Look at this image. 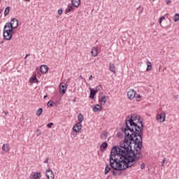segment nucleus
Listing matches in <instances>:
<instances>
[{
  "label": "nucleus",
  "instance_id": "b1692460",
  "mask_svg": "<svg viewBox=\"0 0 179 179\" xmlns=\"http://www.w3.org/2000/svg\"><path fill=\"white\" fill-rule=\"evenodd\" d=\"M41 114H43V108H40L36 110V115H38V117H40Z\"/></svg>",
  "mask_w": 179,
  "mask_h": 179
},
{
  "label": "nucleus",
  "instance_id": "393cba45",
  "mask_svg": "<svg viewBox=\"0 0 179 179\" xmlns=\"http://www.w3.org/2000/svg\"><path fill=\"white\" fill-rule=\"evenodd\" d=\"M10 11V8H9V7L6 8V9L4 10V15L7 16V15H9Z\"/></svg>",
  "mask_w": 179,
  "mask_h": 179
},
{
  "label": "nucleus",
  "instance_id": "5701e85b",
  "mask_svg": "<svg viewBox=\"0 0 179 179\" xmlns=\"http://www.w3.org/2000/svg\"><path fill=\"white\" fill-rule=\"evenodd\" d=\"M78 120L80 122V124H81V122H83V120H85L83 115H82V113H80L78 116Z\"/></svg>",
  "mask_w": 179,
  "mask_h": 179
},
{
  "label": "nucleus",
  "instance_id": "dca6fc26",
  "mask_svg": "<svg viewBox=\"0 0 179 179\" xmlns=\"http://www.w3.org/2000/svg\"><path fill=\"white\" fill-rule=\"evenodd\" d=\"M109 71H110V72H113V73H115V72H117V70L115 69V64H112V63L109 64Z\"/></svg>",
  "mask_w": 179,
  "mask_h": 179
},
{
  "label": "nucleus",
  "instance_id": "f03ea898",
  "mask_svg": "<svg viewBox=\"0 0 179 179\" xmlns=\"http://www.w3.org/2000/svg\"><path fill=\"white\" fill-rule=\"evenodd\" d=\"M12 33H13V29H11L8 25H5L3 32L5 40H12Z\"/></svg>",
  "mask_w": 179,
  "mask_h": 179
},
{
  "label": "nucleus",
  "instance_id": "f3484780",
  "mask_svg": "<svg viewBox=\"0 0 179 179\" xmlns=\"http://www.w3.org/2000/svg\"><path fill=\"white\" fill-rule=\"evenodd\" d=\"M90 99H94V96H96V93H97V91L94 90V89L90 88Z\"/></svg>",
  "mask_w": 179,
  "mask_h": 179
},
{
  "label": "nucleus",
  "instance_id": "9b49d317",
  "mask_svg": "<svg viewBox=\"0 0 179 179\" xmlns=\"http://www.w3.org/2000/svg\"><path fill=\"white\" fill-rule=\"evenodd\" d=\"M91 55L92 57H97V55H99V48L97 47L92 48L91 51Z\"/></svg>",
  "mask_w": 179,
  "mask_h": 179
},
{
  "label": "nucleus",
  "instance_id": "f257e3e1",
  "mask_svg": "<svg viewBox=\"0 0 179 179\" xmlns=\"http://www.w3.org/2000/svg\"><path fill=\"white\" fill-rule=\"evenodd\" d=\"M125 137L120 146H114L110 152V164L113 176L115 171H122L135 164L141 159L139 152L142 149V121L141 116L132 115L126 119Z\"/></svg>",
  "mask_w": 179,
  "mask_h": 179
},
{
  "label": "nucleus",
  "instance_id": "72a5a7b5",
  "mask_svg": "<svg viewBox=\"0 0 179 179\" xmlns=\"http://www.w3.org/2000/svg\"><path fill=\"white\" fill-rule=\"evenodd\" d=\"M145 164L143 163V164H141V169L142 170H143V169H145Z\"/></svg>",
  "mask_w": 179,
  "mask_h": 179
},
{
  "label": "nucleus",
  "instance_id": "4be33fe9",
  "mask_svg": "<svg viewBox=\"0 0 179 179\" xmlns=\"http://www.w3.org/2000/svg\"><path fill=\"white\" fill-rule=\"evenodd\" d=\"M109 171H111V167H110V165L107 164L104 171L105 176H106V174H108Z\"/></svg>",
  "mask_w": 179,
  "mask_h": 179
},
{
  "label": "nucleus",
  "instance_id": "0eeeda50",
  "mask_svg": "<svg viewBox=\"0 0 179 179\" xmlns=\"http://www.w3.org/2000/svg\"><path fill=\"white\" fill-rule=\"evenodd\" d=\"M82 128H83L82 123L78 122L73 125V132H80V131H82Z\"/></svg>",
  "mask_w": 179,
  "mask_h": 179
},
{
  "label": "nucleus",
  "instance_id": "1a4fd4ad",
  "mask_svg": "<svg viewBox=\"0 0 179 179\" xmlns=\"http://www.w3.org/2000/svg\"><path fill=\"white\" fill-rule=\"evenodd\" d=\"M46 177L48 179H54V172L51 169L46 171Z\"/></svg>",
  "mask_w": 179,
  "mask_h": 179
},
{
  "label": "nucleus",
  "instance_id": "a878e982",
  "mask_svg": "<svg viewBox=\"0 0 179 179\" xmlns=\"http://www.w3.org/2000/svg\"><path fill=\"white\" fill-rule=\"evenodd\" d=\"M136 99V101H141V100H142V96H141V94H137L135 96Z\"/></svg>",
  "mask_w": 179,
  "mask_h": 179
},
{
  "label": "nucleus",
  "instance_id": "7c9ffc66",
  "mask_svg": "<svg viewBox=\"0 0 179 179\" xmlns=\"http://www.w3.org/2000/svg\"><path fill=\"white\" fill-rule=\"evenodd\" d=\"M36 135L37 136H40V135H41V131H40V129L36 130Z\"/></svg>",
  "mask_w": 179,
  "mask_h": 179
},
{
  "label": "nucleus",
  "instance_id": "a211bd4d",
  "mask_svg": "<svg viewBox=\"0 0 179 179\" xmlns=\"http://www.w3.org/2000/svg\"><path fill=\"white\" fill-rule=\"evenodd\" d=\"M108 146V144L107 142H103L101 145H100V150L101 152H104L107 149Z\"/></svg>",
  "mask_w": 179,
  "mask_h": 179
},
{
  "label": "nucleus",
  "instance_id": "7ed1b4c3",
  "mask_svg": "<svg viewBox=\"0 0 179 179\" xmlns=\"http://www.w3.org/2000/svg\"><path fill=\"white\" fill-rule=\"evenodd\" d=\"M19 24V22L17 21V19H12L10 21V23L7 22L5 26H8V27L10 29H11L12 30H13V29H16V27H17V25Z\"/></svg>",
  "mask_w": 179,
  "mask_h": 179
},
{
  "label": "nucleus",
  "instance_id": "4468645a",
  "mask_svg": "<svg viewBox=\"0 0 179 179\" xmlns=\"http://www.w3.org/2000/svg\"><path fill=\"white\" fill-rule=\"evenodd\" d=\"M40 69L42 73H47L48 72V66L47 65H41Z\"/></svg>",
  "mask_w": 179,
  "mask_h": 179
},
{
  "label": "nucleus",
  "instance_id": "2eb2a0df",
  "mask_svg": "<svg viewBox=\"0 0 179 179\" xmlns=\"http://www.w3.org/2000/svg\"><path fill=\"white\" fill-rule=\"evenodd\" d=\"M71 3L74 8H79V5H80V0H71Z\"/></svg>",
  "mask_w": 179,
  "mask_h": 179
},
{
  "label": "nucleus",
  "instance_id": "c756f323",
  "mask_svg": "<svg viewBox=\"0 0 179 179\" xmlns=\"http://www.w3.org/2000/svg\"><path fill=\"white\" fill-rule=\"evenodd\" d=\"M52 125H54V123L50 122V123H49V124H47V127H48V128H52Z\"/></svg>",
  "mask_w": 179,
  "mask_h": 179
},
{
  "label": "nucleus",
  "instance_id": "6ab92c4d",
  "mask_svg": "<svg viewBox=\"0 0 179 179\" xmlns=\"http://www.w3.org/2000/svg\"><path fill=\"white\" fill-rule=\"evenodd\" d=\"M2 150L3 152H9L10 150V147H9V144L5 143L2 145Z\"/></svg>",
  "mask_w": 179,
  "mask_h": 179
},
{
  "label": "nucleus",
  "instance_id": "e433bc0d",
  "mask_svg": "<svg viewBox=\"0 0 179 179\" xmlns=\"http://www.w3.org/2000/svg\"><path fill=\"white\" fill-rule=\"evenodd\" d=\"M29 54H27L26 55H25V57H24V59H27V57H29Z\"/></svg>",
  "mask_w": 179,
  "mask_h": 179
},
{
  "label": "nucleus",
  "instance_id": "412c9836",
  "mask_svg": "<svg viewBox=\"0 0 179 179\" xmlns=\"http://www.w3.org/2000/svg\"><path fill=\"white\" fill-rule=\"evenodd\" d=\"M146 65H147V69H146L147 72H149V71H152V63L148 61L146 62Z\"/></svg>",
  "mask_w": 179,
  "mask_h": 179
},
{
  "label": "nucleus",
  "instance_id": "2f4dec72",
  "mask_svg": "<svg viewBox=\"0 0 179 179\" xmlns=\"http://www.w3.org/2000/svg\"><path fill=\"white\" fill-rule=\"evenodd\" d=\"M101 139H103V138H107V135L106 134V133H103L102 134H101Z\"/></svg>",
  "mask_w": 179,
  "mask_h": 179
},
{
  "label": "nucleus",
  "instance_id": "c85d7f7f",
  "mask_svg": "<svg viewBox=\"0 0 179 179\" xmlns=\"http://www.w3.org/2000/svg\"><path fill=\"white\" fill-rule=\"evenodd\" d=\"M166 20V17H164V16L161 17L159 20V24H162V22H163V20Z\"/></svg>",
  "mask_w": 179,
  "mask_h": 179
},
{
  "label": "nucleus",
  "instance_id": "39448f33",
  "mask_svg": "<svg viewBox=\"0 0 179 179\" xmlns=\"http://www.w3.org/2000/svg\"><path fill=\"white\" fill-rule=\"evenodd\" d=\"M136 96V91H135V90L130 89L127 92V97H128L129 100H134V99H135Z\"/></svg>",
  "mask_w": 179,
  "mask_h": 179
},
{
  "label": "nucleus",
  "instance_id": "9d476101",
  "mask_svg": "<svg viewBox=\"0 0 179 179\" xmlns=\"http://www.w3.org/2000/svg\"><path fill=\"white\" fill-rule=\"evenodd\" d=\"M101 106L100 104H96L92 106V110L94 113H100L101 111Z\"/></svg>",
  "mask_w": 179,
  "mask_h": 179
},
{
  "label": "nucleus",
  "instance_id": "79ce46f5",
  "mask_svg": "<svg viewBox=\"0 0 179 179\" xmlns=\"http://www.w3.org/2000/svg\"><path fill=\"white\" fill-rule=\"evenodd\" d=\"M48 162V159L45 160L44 163H47Z\"/></svg>",
  "mask_w": 179,
  "mask_h": 179
},
{
  "label": "nucleus",
  "instance_id": "cd10ccee",
  "mask_svg": "<svg viewBox=\"0 0 179 179\" xmlns=\"http://www.w3.org/2000/svg\"><path fill=\"white\" fill-rule=\"evenodd\" d=\"M52 106H54V101H49L47 103V106L48 107H52Z\"/></svg>",
  "mask_w": 179,
  "mask_h": 179
},
{
  "label": "nucleus",
  "instance_id": "423d86ee",
  "mask_svg": "<svg viewBox=\"0 0 179 179\" xmlns=\"http://www.w3.org/2000/svg\"><path fill=\"white\" fill-rule=\"evenodd\" d=\"M156 120L158 122H164V121H166V113L162 112L160 114H157Z\"/></svg>",
  "mask_w": 179,
  "mask_h": 179
},
{
  "label": "nucleus",
  "instance_id": "a19ab883",
  "mask_svg": "<svg viewBox=\"0 0 179 179\" xmlns=\"http://www.w3.org/2000/svg\"><path fill=\"white\" fill-rule=\"evenodd\" d=\"M25 2H30V0H24Z\"/></svg>",
  "mask_w": 179,
  "mask_h": 179
},
{
  "label": "nucleus",
  "instance_id": "aec40b11",
  "mask_svg": "<svg viewBox=\"0 0 179 179\" xmlns=\"http://www.w3.org/2000/svg\"><path fill=\"white\" fill-rule=\"evenodd\" d=\"M72 10H73V6H72V5L69 4L68 7L66 8V9L65 10V13H69V12H72Z\"/></svg>",
  "mask_w": 179,
  "mask_h": 179
},
{
  "label": "nucleus",
  "instance_id": "20e7f679",
  "mask_svg": "<svg viewBox=\"0 0 179 179\" xmlns=\"http://www.w3.org/2000/svg\"><path fill=\"white\" fill-rule=\"evenodd\" d=\"M66 89H68V85L65 83H60L59 85V92L62 96H64L66 93Z\"/></svg>",
  "mask_w": 179,
  "mask_h": 179
},
{
  "label": "nucleus",
  "instance_id": "f704fd0d",
  "mask_svg": "<svg viewBox=\"0 0 179 179\" xmlns=\"http://www.w3.org/2000/svg\"><path fill=\"white\" fill-rule=\"evenodd\" d=\"M171 3V0H166V4L170 5Z\"/></svg>",
  "mask_w": 179,
  "mask_h": 179
},
{
  "label": "nucleus",
  "instance_id": "473e14b6",
  "mask_svg": "<svg viewBox=\"0 0 179 179\" xmlns=\"http://www.w3.org/2000/svg\"><path fill=\"white\" fill-rule=\"evenodd\" d=\"M58 13L59 15H62V8H60V9L58 10Z\"/></svg>",
  "mask_w": 179,
  "mask_h": 179
},
{
  "label": "nucleus",
  "instance_id": "ddd939ff",
  "mask_svg": "<svg viewBox=\"0 0 179 179\" xmlns=\"http://www.w3.org/2000/svg\"><path fill=\"white\" fill-rule=\"evenodd\" d=\"M41 173L35 172L32 176H31V179H41Z\"/></svg>",
  "mask_w": 179,
  "mask_h": 179
},
{
  "label": "nucleus",
  "instance_id": "c9c22d12",
  "mask_svg": "<svg viewBox=\"0 0 179 179\" xmlns=\"http://www.w3.org/2000/svg\"><path fill=\"white\" fill-rule=\"evenodd\" d=\"M93 79V76L91 75V76H90V77H89V80H92Z\"/></svg>",
  "mask_w": 179,
  "mask_h": 179
},
{
  "label": "nucleus",
  "instance_id": "f8f14e48",
  "mask_svg": "<svg viewBox=\"0 0 179 179\" xmlns=\"http://www.w3.org/2000/svg\"><path fill=\"white\" fill-rule=\"evenodd\" d=\"M29 83H31V85H33V83H38V80H37V76H36V74H34L31 78L29 79Z\"/></svg>",
  "mask_w": 179,
  "mask_h": 179
},
{
  "label": "nucleus",
  "instance_id": "bb28decb",
  "mask_svg": "<svg viewBox=\"0 0 179 179\" xmlns=\"http://www.w3.org/2000/svg\"><path fill=\"white\" fill-rule=\"evenodd\" d=\"M173 19H174V22H179V14L178 13L175 14Z\"/></svg>",
  "mask_w": 179,
  "mask_h": 179
},
{
  "label": "nucleus",
  "instance_id": "ea45409f",
  "mask_svg": "<svg viewBox=\"0 0 179 179\" xmlns=\"http://www.w3.org/2000/svg\"><path fill=\"white\" fill-rule=\"evenodd\" d=\"M47 97H48V95H45V96H43V99H47Z\"/></svg>",
  "mask_w": 179,
  "mask_h": 179
},
{
  "label": "nucleus",
  "instance_id": "4c0bfd02",
  "mask_svg": "<svg viewBox=\"0 0 179 179\" xmlns=\"http://www.w3.org/2000/svg\"><path fill=\"white\" fill-rule=\"evenodd\" d=\"M5 115H8V111H3Z\"/></svg>",
  "mask_w": 179,
  "mask_h": 179
},
{
  "label": "nucleus",
  "instance_id": "37998d69",
  "mask_svg": "<svg viewBox=\"0 0 179 179\" xmlns=\"http://www.w3.org/2000/svg\"><path fill=\"white\" fill-rule=\"evenodd\" d=\"M152 1H155V0H152Z\"/></svg>",
  "mask_w": 179,
  "mask_h": 179
},
{
  "label": "nucleus",
  "instance_id": "58836bf2",
  "mask_svg": "<svg viewBox=\"0 0 179 179\" xmlns=\"http://www.w3.org/2000/svg\"><path fill=\"white\" fill-rule=\"evenodd\" d=\"M164 162H166V159H163V162H162V166H163V164H164Z\"/></svg>",
  "mask_w": 179,
  "mask_h": 179
},
{
  "label": "nucleus",
  "instance_id": "6e6552de",
  "mask_svg": "<svg viewBox=\"0 0 179 179\" xmlns=\"http://www.w3.org/2000/svg\"><path fill=\"white\" fill-rule=\"evenodd\" d=\"M107 100H108V96L106 95H101L99 96V101L101 106H104L106 103H107Z\"/></svg>",
  "mask_w": 179,
  "mask_h": 179
}]
</instances>
